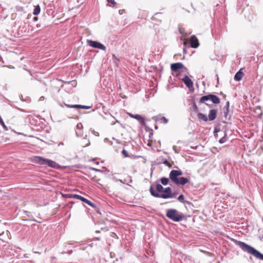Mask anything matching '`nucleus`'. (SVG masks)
Listing matches in <instances>:
<instances>
[{
	"label": "nucleus",
	"instance_id": "nucleus-1",
	"mask_svg": "<svg viewBox=\"0 0 263 263\" xmlns=\"http://www.w3.org/2000/svg\"><path fill=\"white\" fill-rule=\"evenodd\" d=\"M182 172L180 170H172L169 174V178L171 181L177 185H184L189 182V180L185 177H180Z\"/></svg>",
	"mask_w": 263,
	"mask_h": 263
},
{
	"label": "nucleus",
	"instance_id": "nucleus-2",
	"mask_svg": "<svg viewBox=\"0 0 263 263\" xmlns=\"http://www.w3.org/2000/svg\"><path fill=\"white\" fill-rule=\"evenodd\" d=\"M235 242L236 245L239 246L244 252H246L252 255L256 258L263 260V254L260 253L253 247L242 241L235 240Z\"/></svg>",
	"mask_w": 263,
	"mask_h": 263
},
{
	"label": "nucleus",
	"instance_id": "nucleus-3",
	"mask_svg": "<svg viewBox=\"0 0 263 263\" xmlns=\"http://www.w3.org/2000/svg\"><path fill=\"white\" fill-rule=\"evenodd\" d=\"M149 191L152 196L155 197L162 198L163 199L173 198L176 196V193L172 192V189L170 187L164 188L163 193H159L156 192L153 187L151 186Z\"/></svg>",
	"mask_w": 263,
	"mask_h": 263
},
{
	"label": "nucleus",
	"instance_id": "nucleus-4",
	"mask_svg": "<svg viewBox=\"0 0 263 263\" xmlns=\"http://www.w3.org/2000/svg\"><path fill=\"white\" fill-rule=\"evenodd\" d=\"M31 160L33 162L37 163L40 165H44L49 167L57 168L59 167V165L55 161L50 159H45L40 156H34L32 158Z\"/></svg>",
	"mask_w": 263,
	"mask_h": 263
},
{
	"label": "nucleus",
	"instance_id": "nucleus-5",
	"mask_svg": "<svg viewBox=\"0 0 263 263\" xmlns=\"http://www.w3.org/2000/svg\"><path fill=\"white\" fill-rule=\"evenodd\" d=\"M166 216L167 218L175 222L180 221L184 217L183 213L174 209H168L166 211Z\"/></svg>",
	"mask_w": 263,
	"mask_h": 263
},
{
	"label": "nucleus",
	"instance_id": "nucleus-6",
	"mask_svg": "<svg viewBox=\"0 0 263 263\" xmlns=\"http://www.w3.org/2000/svg\"><path fill=\"white\" fill-rule=\"evenodd\" d=\"M87 43L88 45L93 48L100 49L103 50H105L106 49L105 46L100 42L92 40H88Z\"/></svg>",
	"mask_w": 263,
	"mask_h": 263
},
{
	"label": "nucleus",
	"instance_id": "nucleus-7",
	"mask_svg": "<svg viewBox=\"0 0 263 263\" xmlns=\"http://www.w3.org/2000/svg\"><path fill=\"white\" fill-rule=\"evenodd\" d=\"M179 79L181 80L190 89L191 88H193V83L192 81L186 75H185L183 78H179Z\"/></svg>",
	"mask_w": 263,
	"mask_h": 263
},
{
	"label": "nucleus",
	"instance_id": "nucleus-8",
	"mask_svg": "<svg viewBox=\"0 0 263 263\" xmlns=\"http://www.w3.org/2000/svg\"><path fill=\"white\" fill-rule=\"evenodd\" d=\"M184 68L183 65L181 63H176L172 64L171 66V70L173 71L177 72L180 69Z\"/></svg>",
	"mask_w": 263,
	"mask_h": 263
},
{
	"label": "nucleus",
	"instance_id": "nucleus-9",
	"mask_svg": "<svg viewBox=\"0 0 263 263\" xmlns=\"http://www.w3.org/2000/svg\"><path fill=\"white\" fill-rule=\"evenodd\" d=\"M191 46L192 48H196L199 46V42L197 38L195 36L193 35L190 39Z\"/></svg>",
	"mask_w": 263,
	"mask_h": 263
},
{
	"label": "nucleus",
	"instance_id": "nucleus-10",
	"mask_svg": "<svg viewBox=\"0 0 263 263\" xmlns=\"http://www.w3.org/2000/svg\"><path fill=\"white\" fill-rule=\"evenodd\" d=\"M217 110L216 109H212L210 110L209 114L208 117V120L213 121L217 117Z\"/></svg>",
	"mask_w": 263,
	"mask_h": 263
},
{
	"label": "nucleus",
	"instance_id": "nucleus-11",
	"mask_svg": "<svg viewBox=\"0 0 263 263\" xmlns=\"http://www.w3.org/2000/svg\"><path fill=\"white\" fill-rule=\"evenodd\" d=\"M65 105L68 108H83V109H89L90 106H86V105H68L67 104H65Z\"/></svg>",
	"mask_w": 263,
	"mask_h": 263
},
{
	"label": "nucleus",
	"instance_id": "nucleus-12",
	"mask_svg": "<svg viewBox=\"0 0 263 263\" xmlns=\"http://www.w3.org/2000/svg\"><path fill=\"white\" fill-rule=\"evenodd\" d=\"M210 100L213 103L217 104L220 103L219 98L216 95L209 94Z\"/></svg>",
	"mask_w": 263,
	"mask_h": 263
},
{
	"label": "nucleus",
	"instance_id": "nucleus-13",
	"mask_svg": "<svg viewBox=\"0 0 263 263\" xmlns=\"http://www.w3.org/2000/svg\"><path fill=\"white\" fill-rule=\"evenodd\" d=\"M242 69H240L238 72H236V73L235 74L234 76V80L237 81H239L241 80L243 76H244V73L241 71Z\"/></svg>",
	"mask_w": 263,
	"mask_h": 263
},
{
	"label": "nucleus",
	"instance_id": "nucleus-14",
	"mask_svg": "<svg viewBox=\"0 0 263 263\" xmlns=\"http://www.w3.org/2000/svg\"><path fill=\"white\" fill-rule=\"evenodd\" d=\"M69 197L71 198H73L75 199H79L86 203L87 201H88V199H87L86 198H85L79 195H78V194H71L70 195Z\"/></svg>",
	"mask_w": 263,
	"mask_h": 263
},
{
	"label": "nucleus",
	"instance_id": "nucleus-15",
	"mask_svg": "<svg viewBox=\"0 0 263 263\" xmlns=\"http://www.w3.org/2000/svg\"><path fill=\"white\" fill-rule=\"evenodd\" d=\"M152 119L156 122L158 121H162L164 124L167 123L168 121V119H167L165 117L154 116L152 117Z\"/></svg>",
	"mask_w": 263,
	"mask_h": 263
},
{
	"label": "nucleus",
	"instance_id": "nucleus-16",
	"mask_svg": "<svg viewBox=\"0 0 263 263\" xmlns=\"http://www.w3.org/2000/svg\"><path fill=\"white\" fill-rule=\"evenodd\" d=\"M134 119H136L137 121H138L141 124L144 125L145 124V118L144 117L141 116L140 115H135L134 117Z\"/></svg>",
	"mask_w": 263,
	"mask_h": 263
},
{
	"label": "nucleus",
	"instance_id": "nucleus-17",
	"mask_svg": "<svg viewBox=\"0 0 263 263\" xmlns=\"http://www.w3.org/2000/svg\"><path fill=\"white\" fill-rule=\"evenodd\" d=\"M197 117L198 119L200 121H203L204 122H206L208 120V117L205 114H203L201 112H199L197 114Z\"/></svg>",
	"mask_w": 263,
	"mask_h": 263
},
{
	"label": "nucleus",
	"instance_id": "nucleus-18",
	"mask_svg": "<svg viewBox=\"0 0 263 263\" xmlns=\"http://www.w3.org/2000/svg\"><path fill=\"white\" fill-rule=\"evenodd\" d=\"M209 100H210V96H209V95H208L204 96L202 97L200 99L199 102L200 103H203L205 101H209Z\"/></svg>",
	"mask_w": 263,
	"mask_h": 263
},
{
	"label": "nucleus",
	"instance_id": "nucleus-19",
	"mask_svg": "<svg viewBox=\"0 0 263 263\" xmlns=\"http://www.w3.org/2000/svg\"><path fill=\"white\" fill-rule=\"evenodd\" d=\"M41 11V8L39 5H37L35 6L34 10H33V14L35 15H38Z\"/></svg>",
	"mask_w": 263,
	"mask_h": 263
},
{
	"label": "nucleus",
	"instance_id": "nucleus-20",
	"mask_svg": "<svg viewBox=\"0 0 263 263\" xmlns=\"http://www.w3.org/2000/svg\"><path fill=\"white\" fill-rule=\"evenodd\" d=\"M229 107V102L228 101L226 103V106L224 107V116L225 117H227Z\"/></svg>",
	"mask_w": 263,
	"mask_h": 263
},
{
	"label": "nucleus",
	"instance_id": "nucleus-21",
	"mask_svg": "<svg viewBox=\"0 0 263 263\" xmlns=\"http://www.w3.org/2000/svg\"><path fill=\"white\" fill-rule=\"evenodd\" d=\"M156 190L157 193H160L161 192H163L164 188L160 184L158 183L156 184Z\"/></svg>",
	"mask_w": 263,
	"mask_h": 263
},
{
	"label": "nucleus",
	"instance_id": "nucleus-22",
	"mask_svg": "<svg viewBox=\"0 0 263 263\" xmlns=\"http://www.w3.org/2000/svg\"><path fill=\"white\" fill-rule=\"evenodd\" d=\"M169 181V179L165 177H162L161 178V183L164 185H167L168 184Z\"/></svg>",
	"mask_w": 263,
	"mask_h": 263
},
{
	"label": "nucleus",
	"instance_id": "nucleus-23",
	"mask_svg": "<svg viewBox=\"0 0 263 263\" xmlns=\"http://www.w3.org/2000/svg\"><path fill=\"white\" fill-rule=\"evenodd\" d=\"M86 203L88 205H89L90 206H91V207L92 208H96V205L92 202L91 201H90V200H88L87 201Z\"/></svg>",
	"mask_w": 263,
	"mask_h": 263
},
{
	"label": "nucleus",
	"instance_id": "nucleus-24",
	"mask_svg": "<svg viewBox=\"0 0 263 263\" xmlns=\"http://www.w3.org/2000/svg\"><path fill=\"white\" fill-rule=\"evenodd\" d=\"M86 203L88 205H89L90 206H91V207L92 208H96V205L92 202L91 201H90V200H88L87 201Z\"/></svg>",
	"mask_w": 263,
	"mask_h": 263
},
{
	"label": "nucleus",
	"instance_id": "nucleus-25",
	"mask_svg": "<svg viewBox=\"0 0 263 263\" xmlns=\"http://www.w3.org/2000/svg\"><path fill=\"white\" fill-rule=\"evenodd\" d=\"M184 199V196L183 195L181 194L179 196V197H178V200L180 201V202H183V200Z\"/></svg>",
	"mask_w": 263,
	"mask_h": 263
},
{
	"label": "nucleus",
	"instance_id": "nucleus-26",
	"mask_svg": "<svg viewBox=\"0 0 263 263\" xmlns=\"http://www.w3.org/2000/svg\"><path fill=\"white\" fill-rule=\"evenodd\" d=\"M227 141V138L223 136L222 138L219 139V142L220 143H223Z\"/></svg>",
	"mask_w": 263,
	"mask_h": 263
},
{
	"label": "nucleus",
	"instance_id": "nucleus-27",
	"mask_svg": "<svg viewBox=\"0 0 263 263\" xmlns=\"http://www.w3.org/2000/svg\"><path fill=\"white\" fill-rule=\"evenodd\" d=\"M173 149L175 153L178 154L180 152V149H178L177 147L175 145H174L173 147Z\"/></svg>",
	"mask_w": 263,
	"mask_h": 263
},
{
	"label": "nucleus",
	"instance_id": "nucleus-28",
	"mask_svg": "<svg viewBox=\"0 0 263 263\" xmlns=\"http://www.w3.org/2000/svg\"><path fill=\"white\" fill-rule=\"evenodd\" d=\"M193 110L195 111H197L198 110V107L196 105V103H194L193 105Z\"/></svg>",
	"mask_w": 263,
	"mask_h": 263
},
{
	"label": "nucleus",
	"instance_id": "nucleus-29",
	"mask_svg": "<svg viewBox=\"0 0 263 263\" xmlns=\"http://www.w3.org/2000/svg\"><path fill=\"white\" fill-rule=\"evenodd\" d=\"M107 2L109 3H111L112 5H115L116 4V2L115 0H107Z\"/></svg>",
	"mask_w": 263,
	"mask_h": 263
},
{
	"label": "nucleus",
	"instance_id": "nucleus-30",
	"mask_svg": "<svg viewBox=\"0 0 263 263\" xmlns=\"http://www.w3.org/2000/svg\"><path fill=\"white\" fill-rule=\"evenodd\" d=\"M83 127V125L81 123L78 124L77 125V127L78 129H81Z\"/></svg>",
	"mask_w": 263,
	"mask_h": 263
},
{
	"label": "nucleus",
	"instance_id": "nucleus-31",
	"mask_svg": "<svg viewBox=\"0 0 263 263\" xmlns=\"http://www.w3.org/2000/svg\"><path fill=\"white\" fill-rule=\"evenodd\" d=\"M122 153L125 155V157L127 156V152L125 149H123L122 152Z\"/></svg>",
	"mask_w": 263,
	"mask_h": 263
},
{
	"label": "nucleus",
	"instance_id": "nucleus-32",
	"mask_svg": "<svg viewBox=\"0 0 263 263\" xmlns=\"http://www.w3.org/2000/svg\"><path fill=\"white\" fill-rule=\"evenodd\" d=\"M90 170H93V171H96V172H100V170L96 168H93V167H91Z\"/></svg>",
	"mask_w": 263,
	"mask_h": 263
},
{
	"label": "nucleus",
	"instance_id": "nucleus-33",
	"mask_svg": "<svg viewBox=\"0 0 263 263\" xmlns=\"http://www.w3.org/2000/svg\"><path fill=\"white\" fill-rule=\"evenodd\" d=\"M127 114H128V115L129 117H130L131 118H134V115H135L129 113V112L127 113Z\"/></svg>",
	"mask_w": 263,
	"mask_h": 263
},
{
	"label": "nucleus",
	"instance_id": "nucleus-34",
	"mask_svg": "<svg viewBox=\"0 0 263 263\" xmlns=\"http://www.w3.org/2000/svg\"><path fill=\"white\" fill-rule=\"evenodd\" d=\"M67 253L69 254H71L72 253V250H69L67 252Z\"/></svg>",
	"mask_w": 263,
	"mask_h": 263
},
{
	"label": "nucleus",
	"instance_id": "nucleus-35",
	"mask_svg": "<svg viewBox=\"0 0 263 263\" xmlns=\"http://www.w3.org/2000/svg\"><path fill=\"white\" fill-rule=\"evenodd\" d=\"M55 258L54 257H51V259H55Z\"/></svg>",
	"mask_w": 263,
	"mask_h": 263
},
{
	"label": "nucleus",
	"instance_id": "nucleus-36",
	"mask_svg": "<svg viewBox=\"0 0 263 263\" xmlns=\"http://www.w3.org/2000/svg\"><path fill=\"white\" fill-rule=\"evenodd\" d=\"M114 263H118V262H114Z\"/></svg>",
	"mask_w": 263,
	"mask_h": 263
}]
</instances>
